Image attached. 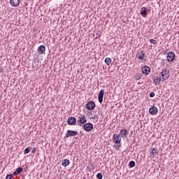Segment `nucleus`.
Instances as JSON below:
<instances>
[{
	"mask_svg": "<svg viewBox=\"0 0 179 179\" xmlns=\"http://www.w3.org/2000/svg\"><path fill=\"white\" fill-rule=\"evenodd\" d=\"M87 122V120L86 119V116L83 115H80L78 116V120H77V124L79 127H82V125H85Z\"/></svg>",
	"mask_w": 179,
	"mask_h": 179,
	"instance_id": "obj_1",
	"label": "nucleus"
},
{
	"mask_svg": "<svg viewBox=\"0 0 179 179\" xmlns=\"http://www.w3.org/2000/svg\"><path fill=\"white\" fill-rule=\"evenodd\" d=\"M122 136L119 134H113V141L116 145H121Z\"/></svg>",
	"mask_w": 179,
	"mask_h": 179,
	"instance_id": "obj_2",
	"label": "nucleus"
},
{
	"mask_svg": "<svg viewBox=\"0 0 179 179\" xmlns=\"http://www.w3.org/2000/svg\"><path fill=\"white\" fill-rule=\"evenodd\" d=\"M166 60L168 61V62H173V61H174V59H176V53H174V52H169L167 53V57H166Z\"/></svg>",
	"mask_w": 179,
	"mask_h": 179,
	"instance_id": "obj_3",
	"label": "nucleus"
},
{
	"mask_svg": "<svg viewBox=\"0 0 179 179\" xmlns=\"http://www.w3.org/2000/svg\"><path fill=\"white\" fill-rule=\"evenodd\" d=\"M161 74L164 79V81L167 80V79L170 78V71L167 69L162 70V71L161 72Z\"/></svg>",
	"mask_w": 179,
	"mask_h": 179,
	"instance_id": "obj_4",
	"label": "nucleus"
},
{
	"mask_svg": "<svg viewBox=\"0 0 179 179\" xmlns=\"http://www.w3.org/2000/svg\"><path fill=\"white\" fill-rule=\"evenodd\" d=\"M83 127L84 128V131L86 132H90L92 129H93V124L92 123H85L83 125Z\"/></svg>",
	"mask_w": 179,
	"mask_h": 179,
	"instance_id": "obj_5",
	"label": "nucleus"
},
{
	"mask_svg": "<svg viewBox=\"0 0 179 179\" xmlns=\"http://www.w3.org/2000/svg\"><path fill=\"white\" fill-rule=\"evenodd\" d=\"M95 107H96V103L93 101H89L86 104V108L89 110H94Z\"/></svg>",
	"mask_w": 179,
	"mask_h": 179,
	"instance_id": "obj_6",
	"label": "nucleus"
},
{
	"mask_svg": "<svg viewBox=\"0 0 179 179\" xmlns=\"http://www.w3.org/2000/svg\"><path fill=\"white\" fill-rule=\"evenodd\" d=\"M68 125H76V119L75 117H69L67 120Z\"/></svg>",
	"mask_w": 179,
	"mask_h": 179,
	"instance_id": "obj_7",
	"label": "nucleus"
},
{
	"mask_svg": "<svg viewBox=\"0 0 179 179\" xmlns=\"http://www.w3.org/2000/svg\"><path fill=\"white\" fill-rule=\"evenodd\" d=\"M76 135H78V132L76 131L68 130L64 138H69V136H76Z\"/></svg>",
	"mask_w": 179,
	"mask_h": 179,
	"instance_id": "obj_8",
	"label": "nucleus"
},
{
	"mask_svg": "<svg viewBox=\"0 0 179 179\" xmlns=\"http://www.w3.org/2000/svg\"><path fill=\"white\" fill-rule=\"evenodd\" d=\"M149 113L150 115H156L159 113V109L156 106H152L149 108Z\"/></svg>",
	"mask_w": 179,
	"mask_h": 179,
	"instance_id": "obj_9",
	"label": "nucleus"
},
{
	"mask_svg": "<svg viewBox=\"0 0 179 179\" xmlns=\"http://www.w3.org/2000/svg\"><path fill=\"white\" fill-rule=\"evenodd\" d=\"M104 97V90H101L98 94L99 103L101 104L103 103V99Z\"/></svg>",
	"mask_w": 179,
	"mask_h": 179,
	"instance_id": "obj_10",
	"label": "nucleus"
},
{
	"mask_svg": "<svg viewBox=\"0 0 179 179\" xmlns=\"http://www.w3.org/2000/svg\"><path fill=\"white\" fill-rule=\"evenodd\" d=\"M128 134H129L128 130H127L125 129H122L120 130L119 135L122 138H128Z\"/></svg>",
	"mask_w": 179,
	"mask_h": 179,
	"instance_id": "obj_11",
	"label": "nucleus"
},
{
	"mask_svg": "<svg viewBox=\"0 0 179 179\" xmlns=\"http://www.w3.org/2000/svg\"><path fill=\"white\" fill-rule=\"evenodd\" d=\"M141 71L143 75H149V73H150V67L148 66H143L141 69Z\"/></svg>",
	"mask_w": 179,
	"mask_h": 179,
	"instance_id": "obj_12",
	"label": "nucleus"
},
{
	"mask_svg": "<svg viewBox=\"0 0 179 179\" xmlns=\"http://www.w3.org/2000/svg\"><path fill=\"white\" fill-rule=\"evenodd\" d=\"M10 4L13 8H17L20 5V0H10Z\"/></svg>",
	"mask_w": 179,
	"mask_h": 179,
	"instance_id": "obj_13",
	"label": "nucleus"
},
{
	"mask_svg": "<svg viewBox=\"0 0 179 179\" xmlns=\"http://www.w3.org/2000/svg\"><path fill=\"white\" fill-rule=\"evenodd\" d=\"M38 54L42 55V54H45V45H41L38 48L37 50Z\"/></svg>",
	"mask_w": 179,
	"mask_h": 179,
	"instance_id": "obj_14",
	"label": "nucleus"
},
{
	"mask_svg": "<svg viewBox=\"0 0 179 179\" xmlns=\"http://www.w3.org/2000/svg\"><path fill=\"white\" fill-rule=\"evenodd\" d=\"M140 15H141V16H143V17H146V16L148 15V8L142 7L141 9Z\"/></svg>",
	"mask_w": 179,
	"mask_h": 179,
	"instance_id": "obj_15",
	"label": "nucleus"
},
{
	"mask_svg": "<svg viewBox=\"0 0 179 179\" xmlns=\"http://www.w3.org/2000/svg\"><path fill=\"white\" fill-rule=\"evenodd\" d=\"M141 55L137 54V57L138 59H141V61H143L145 59V51L141 50L140 52Z\"/></svg>",
	"mask_w": 179,
	"mask_h": 179,
	"instance_id": "obj_16",
	"label": "nucleus"
},
{
	"mask_svg": "<svg viewBox=\"0 0 179 179\" xmlns=\"http://www.w3.org/2000/svg\"><path fill=\"white\" fill-rule=\"evenodd\" d=\"M22 171H23V168H22V167H18V168L13 172V175H14V176H17L18 174H20V173H22Z\"/></svg>",
	"mask_w": 179,
	"mask_h": 179,
	"instance_id": "obj_17",
	"label": "nucleus"
},
{
	"mask_svg": "<svg viewBox=\"0 0 179 179\" xmlns=\"http://www.w3.org/2000/svg\"><path fill=\"white\" fill-rule=\"evenodd\" d=\"M71 163V162H69V159H64L62 161V165L64 166V167H66V166H69V164Z\"/></svg>",
	"mask_w": 179,
	"mask_h": 179,
	"instance_id": "obj_18",
	"label": "nucleus"
},
{
	"mask_svg": "<svg viewBox=\"0 0 179 179\" xmlns=\"http://www.w3.org/2000/svg\"><path fill=\"white\" fill-rule=\"evenodd\" d=\"M151 153L154 157H156L157 156V148H151Z\"/></svg>",
	"mask_w": 179,
	"mask_h": 179,
	"instance_id": "obj_19",
	"label": "nucleus"
},
{
	"mask_svg": "<svg viewBox=\"0 0 179 179\" xmlns=\"http://www.w3.org/2000/svg\"><path fill=\"white\" fill-rule=\"evenodd\" d=\"M136 165V164L135 163L134 161H130L129 163V169H132L133 167H135Z\"/></svg>",
	"mask_w": 179,
	"mask_h": 179,
	"instance_id": "obj_20",
	"label": "nucleus"
},
{
	"mask_svg": "<svg viewBox=\"0 0 179 179\" xmlns=\"http://www.w3.org/2000/svg\"><path fill=\"white\" fill-rule=\"evenodd\" d=\"M111 62H112L111 58L107 57L106 59H105V63L106 64V65L111 64Z\"/></svg>",
	"mask_w": 179,
	"mask_h": 179,
	"instance_id": "obj_21",
	"label": "nucleus"
},
{
	"mask_svg": "<svg viewBox=\"0 0 179 179\" xmlns=\"http://www.w3.org/2000/svg\"><path fill=\"white\" fill-rule=\"evenodd\" d=\"M160 77H159H159H156L155 78H154V83L155 85H159L160 83Z\"/></svg>",
	"mask_w": 179,
	"mask_h": 179,
	"instance_id": "obj_22",
	"label": "nucleus"
},
{
	"mask_svg": "<svg viewBox=\"0 0 179 179\" xmlns=\"http://www.w3.org/2000/svg\"><path fill=\"white\" fill-rule=\"evenodd\" d=\"M30 150H31V147H28L24 149V155H27V153H30Z\"/></svg>",
	"mask_w": 179,
	"mask_h": 179,
	"instance_id": "obj_23",
	"label": "nucleus"
},
{
	"mask_svg": "<svg viewBox=\"0 0 179 179\" xmlns=\"http://www.w3.org/2000/svg\"><path fill=\"white\" fill-rule=\"evenodd\" d=\"M99 117H100V112H98L97 115L95 114L92 118L96 120V122H97V121H99Z\"/></svg>",
	"mask_w": 179,
	"mask_h": 179,
	"instance_id": "obj_24",
	"label": "nucleus"
},
{
	"mask_svg": "<svg viewBox=\"0 0 179 179\" xmlns=\"http://www.w3.org/2000/svg\"><path fill=\"white\" fill-rule=\"evenodd\" d=\"M141 78H142V74L138 73L135 76L136 80H139L140 79H141Z\"/></svg>",
	"mask_w": 179,
	"mask_h": 179,
	"instance_id": "obj_25",
	"label": "nucleus"
},
{
	"mask_svg": "<svg viewBox=\"0 0 179 179\" xmlns=\"http://www.w3.org/2000/svg\"><path fill=\"white\" fill-rule=\"evenodd\" d=\"M150 44H154V45H155V44H157V41L155 39H150Z\"/></svg>",
	"mask_w": 179,
	"mask_h": 179,
	"instance_id": "obj_26",
	"label": "nucleus"
},
{
	"mask_svg": "<svg viewBox=\"0 0 179 179\" xmlns=\"http://www.w3.org/2000/svg\"><path fill=\"white\" fill-rule=\"evenodd\" d=\"M96 178L97 179H103V174H101V173H98L96 174Z\"/></svg>",
	"mask_w": 179,
	"mask_h": 179,
	"instance_id": "obj_27",
	"label": "nucleus"
},
{
	"mask_svg": "<svg viewBox=\"0 0 179 179\" xmlns=\"http://www.w3.org/2000/svg\"><path fill=\"white\" fill-rule=\"evenodd\" d=\"M13 177V174H8L6 176V179H12Z\"/></svg>",
	"mask_w": 179,
	"mask_h": 179,
	"instance_id": "obj_28",
	"label": "nucleus"
},
{
	"mask_svg": "<svg viewBox=\"0 0 179 179\" xmlns=\"http://www.w3.org/2000/svg\"><path fill=\"white\" fill-rule=\"evenodd\" d=\"M155 94L153 92L150 94V97H151V98L155 97Z\"/></svg>",
	"mask_w": 179,
	"mask_h": 179,
	"instance_id": "obj_29",
	"label": "nucleus"
},
{
	"mask_svg": "<svg viewBox=\"0 0 179 179\" xmlns=\"http://www.w3.org/2000/svg\"><path fill=\"white\" fill-rule=\"evenodd\" d=\"M36 150H37V148H34L32 151H31V153H35L36 152Z\"/></svg>",
	"mask_w": 179,
	"mask_h": 179,
	"instance_id": "obj_30",
	"label": "nucleus"
},
{
	"mask_svg": "<svg viewBox=\"0 0 179 179\" xmlns=\"http://www.w3.org/2000/svg\"><path fill=\"white\" fill-rule=\"evenodd\" d=\"M3 72V68L0 67V73H2Z\"/></svg>",
	"mask_w": 179,
	"mask_h": 179,
	"instance_id": "obj_31",
	"label": "nucleus"
},
{
	"mask_svg": "<svg viewBox=\"0 0 179 179\" xmlns=\"http://www.w3.org/2000/svg\"><path fill=\"white\" fill-rule=\"evenodd\" d=\"M130 136H132V135H134V131L131 130V131H130Z\"/></svg>",
	"mask_w": 179,
	"mask_h": 179,
	"instance_id": "obj_32",
	"label": "nucleus"
},
{
	"mask_svg": "<svg viewBox=\"0 0 179 179\" xmlns=\"http://www.w3.org/2000/svg\"><path fill=\"white\" fill-rule=\"evenodd\" d=\"M116 147H117V149H120V148H121V144H120V145H117V146H116Z\"/></svg>",
	"mask_w": 179,
	"mask_h": 179,
	"instance_id": "obj_33",
	"label": "nucleus"
},
{
	"mask_svg": "<svg viewBox=\"0 0 179 179\" xmlns=\"http://www.w3.org/2000/svg\"><path fill=\"white\" fill-rule=\"evenodd\" d=\"M91 166L93 168V164H91Z\"/></svg>",
	"mask_w": 179,
	"mask_h": 179,
	"instance_id": "obj_34",
	"label": "nucleus"
},
{
	"mask_svg": "<svg viewBox=\"0 0 179 179\" xmlns=\"http://www.w3.org/2000/svg\"><path fill=\"white\" fill-rule=\"evenodd\" d=\"M151 1H153V0H151Z\"/></svg>",
	"mask_w": 179,
	"mask_h": 179,
	"instance_id": "obj_35",
	"label": "nucleus"
}]
</instances>
